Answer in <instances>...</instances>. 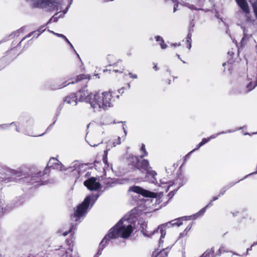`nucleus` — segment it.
<instances>
[{
  "label": "nucleus",
  "instance_id": "obj_1",
  "mask_svg": "<svg viewBox=\"0 0 257 257\" xmlns=\"http://www.w3.org/2000/svg\"><path fill=\"white\" fill-rule=\"evenodd\" d=\"M133 230V226L129 218L125 216L119 220L115 226L110 229L108 234L103 238L99 244L98 253L95 255V257L97 256V254L98 255L101 253V251L110 240L116 238L119 236L123 238H127L130 236Z\"/></svg>",
  "mask_w": 257,
  "mask_h": 257
},
{
  "label": "nucleus",
  "instance_id": "obj_2",
  "mask_svg": "<svg viewBox=\"0 0 257 257\" xmlns=\"http://www.w3.org/2000/svg\"><path fill=\"white\" fill-rule=\"evenodd\" d=\"M112 92L110 91H98L92 93L90 106L94 111L100 112L112 106Z\"/></svg>",
  "mask_w": 257,
  "mask_h": 257
},
{
  "label": "nucleus",
  "instance_id": "obj_3",
  "mask_svg": "<svg viewBox=\"0 0 257 257\" xmlns=\"http://www.w3.org/2000/svg\"><path fill=\"white\" fill-rule=\"evenodd\" d=\"M191 216H184L181 218H179L177 219H174L171 221L160 225L158 227L157 229L153 231V232H149L148 230H145L143 231V234L147 236L151 237L152 235L156 233H158L159 230L161 233V236L160 238V243L162 242V238H164L166 235V228L167 227H170L171 226H179L182 224L183 220H186L189 219Z\"/></svg>",
  "mask_w": 257,
  "mask_h": 257
},
{
  "label": "nucleus",
  "instance_id": "obj_4",
  "mask_svg": "<svg viewBox=\"0 0 257 257\" xmlns=\"http://www.w3.org/2000/svg\"><path fill=\"white\" fill-rule=\"evenodd\" d=\"M97 198L98 196H87L83 202L77 206V209L75 211L74 215L72 216L73 218L74 219V220L78 221L80 219L81 217L84 216L87 212L89 204L91 203L92 204H93Z\"/></svg>",
  "mask_w": 257,
  "mask_h": 257
},
{
  "label": "nucleus",
  "instance_id": "obj_5",
  "mask_svg": "<svg viewBox=\"0 0 257 257\" xmlns=\"http://www.w3.org/2000/svg\"><path fill=\"white\" fill-rule=\"evenodd\" d=\"M43 6L48 11H59L62 9V3L59 0H46Z\"/></svg>",
  "mask_w": 257,
  "mask_h": 257
},
{
  "label": "nucleus",
  "instance_id": "obj_6",
  "mask_svg": "<svg viewBox=\"0 0 257 257\" xmlns=\"http://www.w3.org/2000/svg\"><path fill=\"white\" fill-rule=\"evenodd\" d=\"M139 168L138 169H142L147 171L148 175L151 176L154 179L152 181L153 183H155L156 179L155 176L157 175V173L152 170V168L150 166V164L148 160L144 159L141 162H139Z\"/></svg>",
  "mask_w": 257,
  "mask_h": 257
},
{
  "label": "nucleus",
  "instance_id": "obj_7",
  "mask_svg": "<svg viewBox=\"0 0 257 257\" xmlns=\"http://www.w3.org/2000/svg\"><path fill=\"white\" fill-rule=\"evenodd\" d=\"M92 93H89L87 90L84 89L78 91L75 95L77 101H85L90 105Z\"/></svg>",
  "mask_w": 257,
  "mask_h": 257
},
{
  "label": "nucleus",
  "instance_id": "obj_8",
  "mask_svg": "<svg viewBox=\"0 0 257 257\" xmlns=\"http://www.w3.org/2000/svg\"><path fill=\"white\" fill-rule=\"evenodd\" d=\"M84 185L90 190H96L100 187L99 182L97 181L95 178L92 177L84 182Z\"/></svg>",
  "mask_w": 257,
  "mask_h": 257
},
{
  "label": "nucleus",
  "instance_id": "obj_9",
  "mask_svg": "<svg viewBox=\"0 0 257 257\" xmlns=\"http://www.w3.org/2000/svg\"><path fill=\"white\" fill-rule=\"evenodd\" d=\"M129 191H131L138 194H140L144 196L145 197H155L156 194L154 193L151 192L150 191L146 190L142 188H141L139 186H135L132 187H130L129 189Z\"/></svg>",
  "mask_w": 257,
  "mask_h": 257
},
{
  "label": "nucleus",
  "instance_id": "obj_10",
  "mask_svg": "<svg viewBox=\"0 0 257 257\" xmlns=\"http://www.w3.org/2000/svg\"><path fill=\"white\" fill-rule=\"evenodd\" d=\"M48 166L50 168H52L54 169H57L61 171L63 170V165L56 159L53 158H51L48 163Z\"/></svg>",
  "mask_w": 257,
  "mask_h": 257
},
{
  "label": "nucleus",
  "instance_id": "obj_11",
  "mask_svg": "<svg viewBox=\"0 0 257 257\" xmlns=\"http://www.w3.org/2000/svg\"><path fill=\"white\" fill-rule=\"evenodd\" d=\"M235 2L245 14L249 13V7L246 0H235Z\"/></svg>",
  "mask_w": 257,
  "mask_h": 257
},
{
  "label": "nucleus",
  "instance_id": "obj_12",
  "mask_svg": "<svg viewBox=\"0 0 257 257\" xmlns=\"http://www.w3.org/2000/svg\"><path fill=\"white\" fill-rule=\"evenodd\" d=\"M46 0H27L33 7L43 9Z\"/></svg>",
  "mask_w": 257,
  "mask_h": 257
},
{
  "label": "nucleus",
  "instance_id": "obj_13",
  "mask_svg": "<svg viewBox=\"0 0 257 257\" xmlns=\"http://www.w3.org/2000/svg\"><path fill=\"white\" fill-rule=\"evenodd\" d=\"M46 30L45 26H41L37 31H33L29 33L28 35H26L24 37L22 40L19 43H21L22 41L25 40L26 38L31 37L32 35H34V37L37 35L36 37L37 38L41 34H42L45 30Z\"/></svg>",
  "mask_w": 257,
  "mask_h": 257
},
{
  "label": "nucleus",
  "instance_id": "obj_14",
  "mask_svg": "<svg viewBox=\"0 0 257 257\" xmlns=\"http://www.w3.org/2000/svg\"><path fill=\"white\" fill-rule=\"evenodd\" d=\"M64 101L67 104L72 105H76L77 103V98H76L75 94H71L69 96L66 97Z\"/></svg>",
  "mask_w": 257,
  "mask_h": 257
},
{
  "label": "nucleus",
  "instance_id": "obj_15",
  "mask_svg": "<svg viewBox=\"0 0 257 257\" xmlns=\"http://www.w3.org/2000/svg\"><path fill=\"white\" fill-rule=\"evenodd\" d=\"M180 181L181 179L179 178H177L174 182H170L166 184H165L164 187H166V191L167 192L169 190V188L171 186H173V185H174L176 186V189H178L179 188H180L183 185L182 183H180Z\"/></svg>",
  "mask_w": 257,
  "mask_h": 257
},
{
  "label": "nucleus",
  "instance_id": "obj_16",
  "mask_svg": "<svg viewBox=\"0 0 257 257\" xmlns=\"http://www.w3.org/2000/svg\"><path fill=\"white\" fill-rule=\"evenodd\" d=\"M115 57L113 56V55H109L107 56V59L108 61V62L109 63V65L110 66H117V64L119 63V62H121V60H118L117 61V62H114V60H115Z\"/></svg>",
  "mask_w": 257,
  "mask_h": 257
},
{
  "label": "nucleus",
  "instance_id": "obj_17",
  "mask_svg": "<svg viewBox=\"0 0 257 257\" xmlns=\"http://www.w3.org/2000/svg\"><path fill=\"white\" fill-rule=\"evenodd\" d=\"M129 162L135 167L137 168H139V159L138 157L132 156H131L129 159Z\"/></svg>",
  "mask_w": 257,
  "mask_h": 257
},
{
  "label": "nucleus",
  "instance_id": "obj_18",
  "mask_svg": "<svg viewBox=\"0 0 257 257\" xmlns=\"http://www.w3.org/2000/svg\"><path fill=\"white\" fill-rule=\"evenodd\" d=\"M67 84L64 83L63 84H57L56 82H54L52 83V84L50 85V86L48 88V89H49L50 90H56L58 89L62 88L65 86H66Z\"/></svg>",
  "mask_w": 257,
  "mask_h": 257
},
{
  "label": "nucleus",
  "instance_id": "obj_19",
  "mask_svg": "<svg viewBox=\"0 0 257 257\" xmlns=\"http://www.w3.org/2000/svg\"><path fill=\"white\" fill-rule=\"evenodd\" d=\"M224 133H225V132H221L220 133L217 134L216 135H213L211 136L210 137H208L207 138H204V139H202V141L201 142L203 144V145H204V144L207 143L208 142H209L210 140L215 139L218 135H219L220 134H224Z\"/></svg>",
  "mask_w": 257,
  "mask_h": 257
},
{
  "label": "nucleus",
  "instance_id": "obj_20",
  "mask_svg": "<svg viewBox=\"0 0 257 257\" xmlns=\"http://www.w3.org/2000/svg\"><path fill=\"white\" fill-rule=\"evenodd\" d=\"M110 123H111L110 118L106 116L102 117L100 122V124L102 125H108Z\"/></svg>",
  "mask_w": 257,
  "mask_h": 257
},
{
  "label": "nucleus",
  "instance_id": "obj_21",
  "mask_svg": "<svg viewBox=\"0 0 257 257\" xmlns=\"http://www.w3.org/2000/svg\"><path fill=\"white\" fill-rule=\"evenodd\" d=\"M110 123H111L110 118L106 116L102 117L100 122V124L102 125H108Z\"/></svg>",
  "mask_w": 257,
  "mask_h": 257
},
{
  "label": "nucleus",
  "instance_id": "obj_22",
  "mask_svg": "<svg viewBox=\"0 0 257 257\" xmlns=\"http://www.w3.org/2000/svg\"><path fill=\"white\" fill-rule=\"evenodd\" d=\"M10 126H15V130L18 132H20V128L14 122L11 123L9 124H5L0 125V129H2V130L7 129Z\"/></svg>",
  "mask_w": 257,
  "mask_h": 257
},
{
  "label": "nucleus",
  "instance_id": "obj_23",
  "mask_svg": "<svg viewBox=\"0 0 257 257\" xmlns=\"http://www.w3.org/2000/svg\"><path fill=\"white\" fill-rule=\"evenodd\" d=\"M218 199V197H213L211 202H210L205 208L202 209L199 212H198L195 216H198L199 215H201L204 213L206 210V208L208 207L209 206L212 205V202Z\"/></svg>",
  "mask_w": 257,
  "mask_h": 257
},
{
  "label": "nucleus",
  "instance_id": "obj_24",
  "mask_svg": "<svg viewBox=\"0 0 257 257\" xmlns=\"http://www.w3.org/2000/svg\"><path fill=\"white\" fill-rule=\"evenodd\" d=\"M191 37L192 34L191 33H189L187 35V36L186 38V43L187 45V47L188 49H190L191 48Z\"/></svg>",
  "mask_w": 257,
  "mask_h": 257
},
{
  "label": "nucleus",
  "instance_id": "obj_25",
  "mask_svg": "<svg viewBox=\"0 0 257 257\" xmlns=\"http://www.w3.org/2000/svg\"><path fill=\"white\" fill-rule=\"evenodd\" d=\"M62 16L60 15L58 16V13L55 14L49 21V22L47 23V25L50 24L52 22H56L58 21V18L62 17Z\"/></svg>",
  "mask_w": 257,
  "mask_h": 257
},
{
  "label": "nucleus",
  "instance_id": "obj_26",
  "mask_svg": "<svg viewBox=\"0 0 257 257\" xmlns=\"http://www.w3.org/2000/svg\"><path fill=\"white\" fill-rule=\"evenodd\" d=\"M251 36V34H247V30L245 28L243 29V37L242 39L241 42L243 43L245 41L247 40L249 37Z\"/></svg>",
  "mask_w": 257,
  "mask_h": 257
},
{
  "label": "nucleus",
  "instance_id": "obj_27",
  "mask_svg": "<svg viewBox=\"0 0 257 257\" xmlns=\"http://www.w3.org/2000/svg\"><path fill=\"white\" fill-rule=\"evenodd\" d=\"M141 152L142 155H141V158H143L144 157H146L148 156V152H147L145 146L144 144H142L141 148Z\"/></svg>",
  "mask_w": 257,
  "mask_h": 257
},
{
  "label": "nucleus",
  "instance_id": "obj_28",
  "mask_svg": "<svg viewBox=\"0 0 257 257\" xmlns=\"http://www.w3.org/2000/svg\"><path fill=\"white\" fill-rule=\"evenodd\" d=\"M120 143H121L120 138L119 137L116 140H115L114 141H113V142L110 141L108 142L109 144H112V147H115L116 145L120 144Z\"/></svg>",
  "mask_w": 257,
  "mask_h": 257
},
{
  "label": "nucleus",
  "instance_id": "obj_29",
  "mask_svg": "<svg viewBox=\"0 0 257 257\" xmlns=\"http://www.w3.org/2000/svg\"><path fill=\"white\" fill-rule=\"evenodd\" d=\"M24 32V29L21 28L14 32L13 33L12 35L14 36V37H18L21 34L23 33Z\"/></svg>",
  "mask_w": 257,
  "mask_h": 257
},
{
  "label": "nucleus",
  "instance_id": "obj_30",
  "mask_svg": "<svg viewBox=\"0 0 257 257\" xmlns=\"http://www.w3.org/2000/svg\"><path fill=\"white\" fill-rule=\"evenodd\" d=\"M253 13L256 19H257V1L254 2L252 4Z\"/></svg>",
  "mask_w": 257,
  "mask_h": 257
},
{
  "label": "nucleus",
  "instance_id": "obj_31",
  "mask_svg": "<svg viewBox=\"0 0 257 257\" xmlns=\"http://www.w3.org/2000/svg\"><path fill=\"white\" fill-rule=\"evenodd\" d=\"M5 204L2 201L0 202V215L5 213L6 209L4 207Z\"/></svg>",
  "mask_w": 257,
  "mask_h": 257
},
{
  "label": "nucleus",
  "instance_id": "obj_32",
  "mask_svg": "<svg viewBox=\"0 0 257 257\" xmlns=\"http://www.w3.org/2000/svg\"><path fill=\"white\" fill-rule=\"evenodd\" d=\"M87 79L86 75L84 74H81L77 77V79L76 80L75 82H77L81 80Z\"/></svg>",
  "mask_w": 257,
  "mask_h": 257
},
{
  "label": "nucleus",
  "instance_id": "obj_33",
  "mask_svg": "<svg viewBox=\"0 0 257 257\" xmlns=\"http://www.w3.org/2000/svg\"><path fill=\"white\" fill-rule=\"evenodd\" d=\"M226 251L225 250V247L224 246H221L218 249V251L216 252L217 255H220L222 253Z\"/></svg>",
  "mask_w": 257,
  "mask_h": 257
},
{
  "label": "nucleus",
  "instance_id": "obj_34",
  "mask_svg": "<svg viewBox=\"0 0 257 257\" xmlns=\"http://www.w3.org/2000/svg\"><path fill=\"white\" fill-rule=\"evenodd\" d=\"M185 6L191 10H196V11L200 10L199 9L196 8L193 5L190 4L189 3L185 4Z\"/></svg>",
  "mask_w": 257,
  "mask_h": 257
},
{
  "label": "nucleus",
  "instance_id": "obj_35",
  "mask_svg": "<svg viewBox=\"0 0 257 257\" xmlns=\"http://www.w3.org/2000/svg\"><path fill=\"white\" fill-rule=\"evenodd\" d=\"M40 178L38 177H32L31 178V183L34 184L35 182H38Z\"/></svg>",
  "mask_w": 257,
  "mask_h": 257
},
{
  "label": "nucleus",
  "instance_id": "obj_36",
  "mask_svg": "<svg viewBox=\"0 0 257 257\" xmlns=\"http://www.w3.org/2000/svg\"><path fill=\"white\" fill-rule=\"evenodd\" d=\"M49 31L52 33H53L54 35L59 37H61L63 39L65 38V36L62 34H58V33H55L53 31H50V30H49Z\"/></svg>",
  "mask_w": 257,
  "mask_h": 257
},
{
  "label": "nucleus",
  "instance_id": "obj_37",
  "mask_svg": "<svg viewBox=\"0 0 257 257\" xmlns=\"http://www.w3.org/2000/svg\"><path fill=\"white\" fill-rule=\"evenodd\" d=\"M160 45L162 49H165L167 47V45L165 44L164 40H163V42H160Z\"/></svg>",
  "mask_w": 257,
  "mask_h": 257
},
{
  "label": "nucleus",
  "instance_id": "obj_38",
  "mask_svg": "<svg viewBox=\"0 0 257 257\" xmlns=\"http://www.w3.org/2000/svg\"><path fill=\"white\" fill-rule=\"evenodd\" d=\"M203 146V144L201 143V142L199 143L197 145V147L196 148L194 149V150H193L191 152H190V153H191L192 152H194V151H195L196 150H197L198 149H199V148L200 147H201V146Z\"/></svg>",
  "mask_w": 257,
  "mask_h": 257
},
{
  "label": "nucleus",
  "instance_id": "obj_39",
  "mask_svg": "<svg viewBox=\"0 0 257 257\" xmlns=\"http://www.w3.org/2000/svg\"><path fill=\"white\" fill-rule=\"evenodd\" d=\"M128 75L131 78L133 79H137L138 78V76L136 74H133L132 73L129 72Z\"/></svg>",
  "mask_w": 257,
  "mask_h": 257
},
{
  "label": "nucleus",
  "instance_id": "obj_40",
  "mask_svg": "<svg viewBox=\"0 0 257 257\" xmlns=\"http://www.w3.org/2000/svg\"><path fill=\"white\" fill-rule=\"evenodd\" d=\"M72 249L70 248L66 251V257H67V256L71 255V253L72 252Z\"/></svg>",
  "mask_w": 257,
  "mask_h": 257
},
{
  "label": "nucleus",
  "instance_id": "obj_41",
  "mask_svg": "<svg viewBox=\"0 0 257 257\" xmlns=\"http://www.w3.org/2000/svg\"><path fill=\"white\" fill-rule=\"evenodd\" d=\"M79 170H80V168H77L74 170H72L73 171V173L74 175H75L76 173L77 174H79Z\"/></svg>",
  "mask_w": 257,
  "mask_h": 257
},
{
  "label": "nucleus",
  "instance_id": "obj_42",
  "mask_svg": "<svg viewBox=\"0 0 257 257\" xmlns=\"http://www.w3.org/2000/svg\"><path fill=\"white\" fill-rule=\"evenodd\" d=\"M156 40L158 42H163V38L159 36H158L157 37H156Z\"/></svg>",
  "mask_w": 257,
  "mask_h": 257
},
{
  "label": "nucleus",
  "instance_id": "obj_43",
  "mask_svg": "<svg viewBox=\"0 0 257 257\" xmlns=\"http://www.w3.org/2000/svg\"><path fill=\"white\" fill-rule=\"evenodd\" d=\"M103 163H104V165H105L104 168H108V164L107 163V161L106 159H103Z\"/></svg>",
  "mask_w": 257,
  "mask_h": 257
},
{
  "label": "nucleus",
  "instance_id": "obj_44",
  "mask_svg": "<svg viewBox=\"0 0 257 257\" xmlns=\"http://www.w3.org/2000/svg\"><path fill=\"white\" fill-rule=\"evenodd\" d=\"M171 46H173V47H179L180 46H181V43H173V44H171Z\"/></svg>",
  "mask_w": 257,
  "mask_h": 257
},
{
  "label": "nucleus",
  "instance_id": "obj_45",
  "mask_svg": "<svg viewBox=\"0 0 257 257\" xmlns=\"http://www.w3.org/2000/svg\"><path fill=\"white\" fill-rule=\"evenodd\" d=\"M124 67L123 66L122 68L121 69V70H114V71L115 72L122 73L123 72V71L124 70Z\"/></svg>",
  "mask_w": 257,
  "mask_h": 257
},
{
  "label": "nucleus",
  "instance_id": "obj_46",
  "mask_svg": "<svg viewBox=\"0 0 257 257\" xmlns=\"http://www.w3.org/2000/svg\"><path fill=\"white\" fill-rule=\"evenodd\" d=\"M178 7V3L175 4L174 6V9H173V12H176V11L177 10Z\"/></svg>",
  "mask_w": 257,
  "mask_h": 257
},
{
  "label": "nucleus",
  "instance_id": "obj_47",
  "mask_svg": "<svg viewBox=\"0 0 257 257\" xmlns=\"http://www.w3.org/2000/svg\"><path fill=\"white\" fill-rule=\"evenodd\" d=\"M69 45L70 46L71 48L74 50V51L75 52V53L77 54V55L78 57L80 59V57H79V55H78V54L77 53V52H76V51H75V50L74 49V47H73V45H72V44H71V43H70V44H69Z\"/></svg>",
  "mask_w": 257,
  "mask_h": 257
},
{
  "label": "nucleus",
  "instance_id": "obj_48",
  "mask_svg": "<svg viewBox=\"0 0 257 257\" xmlns=\"http://www.w3.org/2000/svg\"><path fill=\"white\" fill-rule=\"evenodd\" d=\"M157 255H158L157 252H153L152 257H156Z\"/></svg>",
  "mask_w": 257,
  "mask_h": 257
},
{
  "label": "nucleus",
  "instance_id": "obj_49",
  "mask_svg": "<svg viewBox=\"0 0 257 257\" xmlns=\"http://www.w3.org/2000/svg\"><path fill=\"white\" fill-rule=\"evenodd\" d=\"M26 134H27V135H29V136H34L32 133H28L27 132V131L26 132Z\"/></svg>",
  "mask_w": 257,
  "mask_h": 257
},
{
  "label": "nucleus",
  "instance_id": "obj_50",
  "mask_svg": "<svg viewBox=\"0 0 257 257\" xmlns=\"http://www.w3.org/2000/svg\"><path fill=\"white\" fill-rule=\"evenodd\" d=\"M66 42L67 43L69 44H70L71 43L70 42V41L68 40V39L65 37V38L64 39Z\"/></svg>",
  "mask_w": 257,
  "mask_h": 257
},
{
  "label": "nucleus",
  "instance_id": "obj_51",
  "mask_svg": "<svg viewBox=\"0 0 257 257\" xmlns=\"http://www.w3.org/2000/svg\"><path fill=\"white\" fill-rule=\"evenodd\" d=\"M153 68L155 70H158V68H157V65L156 64H154V66L153 67Z\"/></svg>",
  "mask_w": 257,
  "mask_h": 257
},
{
  "label": "nucleus",
  "instance_id": "obj_52",
  "mask_svg": "<svg viewBox=\"0 0 257 257\" xmlns=\"http://www.w3.org/2000/svg\"><path fill=\"white\" fill-rule=\"evenodd\" d=\"M123 130H124V137H125L127 134V132L124 127H123ZM124 139H125V137H124L123 140H124Z\"/></svg>",
  "mask_w": 257,
  "mask_h": 257
},
{
  "label": "nucleus",
  "instance_id": "obj_53",
  "mask_svg": "<svg viewBox=\"0 0 257 257\" xmlns=\"http://www.w3.org/2000/svg\"><path fill=\"white\" fill-rule=\"evenodd\" d=\"M225 190H224L223 191H221L219 194L218 196H220V195H223L225 192Z\"/></svg>",
  "mask_w": 257,
  "mask_h": 257
},
{
  "label": "nucleus",
  "instance_id": "obj_54",
  "mask_svg": "<svg viewBox=\"0 0 257 257\" xmlns=\"http://www.w3.org/2000/svg\"><path fill=\"white\" fill-rule=\"evenodd\" d=\"M163 253L164 252H160V254L158 255V257H161Z\"/></svg>",
  "mask_w": 257,
  "mask_h": 257
},
{
  "label": "nucleus",
  "instance_id": "obj_55",
  "mask_svg": "<svg viewBox=\"0 0 257 257\" xmlns=\"http://www.w3.org/2000/svg\"><path fill=\"white\" fill-rule=\"evenodd\" d=\"M67 234H68V232H64V233H63V235H64V236H66V235H67Z\"/></svg>",
  "mask_w": 257,
  "mask_h": 257
},
{
  "label": "nucleus",
  "instance_id": "obj_56",
  "mask_svg": "<svg viewBox=\"0 0 257 257\" xmlns=\"http://www.w3.org/2000/svg\"><path fill=\"white\" fill-rule=\"evenodd\" d=\"M90 145L91 146H94V147H95V146H96V145H95V144L92 145V144H90Z\"/></svg>",
  "mask_w": 257,
  "mask_h": 257
},
{
  "label": "nucleus",
  "instance_id": "obj_57",
  "mask_svg": "<svg viewBox=\"0 0 257 257\" xmlns=\"http://www.w3.org/2000/svg\"><path fill=\"white\" fill-rule=\"evenodd\" d=\"M251 249V247L250 248H247V252L248 251V250H250Z\"/></svg>",
  "mask_w": 257,
  "mask_h": 257
},
{
  "label": "nucleus",
  "instance_id": "obj_58",
  "mask_svg": "<svg viewBox=\"0 0 257 257\" xmlns=\"http://www.w3.org/2000/svg\"><path fill=\"white\" fill-rule=\"evenodd\" d=\"M177 57H178V58L179 59H180V55H178V54H177Z\"/></svg>",
  "mask_w": 257,
  "mask_h": 257
},
{
  "label": "nucleus",
  "instance_id": "obj_59",
  "mask_svg": "<svg viewBox=\"0 0 257 257\" xmlns=\"http://www.w3.org/2000/svg\"><path fill=\"white\" fill-rule=\"evenodd\" d=\"M96 164H99V163H98V162L95 163V166L96 167L97 166Z\"/></svg>",
  "mask_w": 257,
  "mask_h": 257
},
{
  "label": "nucleus",
  "instance_id": "obj_60",
  "mask_svg": "<svg viewBox=\"0 0 257 257\" xmlns=\"http://www.w3.org/2000/svg\"><path fill=\"white\" fill-rule=\"evenodd\" d=\"M233 254L239 255V254H237L236 253H234V252L233 253Z\"/></svg>",
  "mask_w": 257,
  "mask_h": 257
},
{
  "label": "nucleus",
  "instance_id": "obj_61",
  "mask_svg": "<svg viewBox=\"0 0 257 257\" xmlns=\"http://www.w3.org/2000/svg\"><path fill=\"white\" fill-rule=\"evenodd\" d=\"M39 177L41 176V173H39Z\"/></svg>",
  "mask_w": 257,
  "mask_h": 257
},
{
  "label": "nucleus",
  "instance_id": "obj_62",
  "mask_svg": "<svg viewBox=\"0 0 257 257\" xmlns=\"http://www.w3.org/2000/svg\"><path fill=\"white\" fill-rule=\"evenodd\" d=\"M231 131H227L226 133H231Z\"/></svg>",
  "mask_w": 257,
  "mask_h": 257
},
{
  "label": "nucleus",
  "instance_id": "obj_63",
  "mask_svg": "<svg viewBox=\"0 0 257 257\" xmlns=\"http://www.w3.org/2000/svg\"><path fill=\"white\" fill-rule=\"evenodd\" d=\"M66 13V12H64L63 13V15L65 14V13Z\"/></svg>",
  "mask_w": 257,
  "mask_h": 257
},
{
  "label": "nucleus",
  "instance_id": "obj_64",
  "mask_svg": "<svg viewBox=\"0 0 257 257\" xmlns=\"http://www.w3.org/2000/svg\"><path fill=\"white\" fill-rule=\"evenodd\" d=\"M225 65H226V63H223V66H224Z\"/></svg>",
  "mask_w": 257,
  "mask_h": 257
}]
</instances>
